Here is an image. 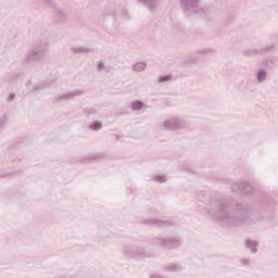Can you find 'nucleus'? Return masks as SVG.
<instances>
[{
	"label": "nucleus",
	"mask_w": 278,
	"mask_h": 278,
	"mask_svg": "<svg viewBox=\"0 0 278 278\" xmlns=\"http://www.w3.org/2000/svg\"><path fill=\"white\" fill-rule=\"evenodd\" d=\"M91 49L87 47H74L72 48V53L74 55H86V53H91Z\"/></svg>",
	"instance_id": "13"
},
{
	"label": "nucleus",
	"mask_w": 278,
	"mask_h": 278,
	"mask_svg": "<svg viewBox=\"0 0 278 278\" xmlns=\"http://www.w3.org/2000/svg\"><path fill=\"white\" fill-rule=\"evenodd\" d=\"M102 127L103 125L101 123L96 122L89 126V129H92V131H99Z\"/></svg>",
	"instance_id": "22"
},
{
	"label": "nucleus",
	"mask_w": 278,
	"mask_h": 278,
	"mask_svg": "<svg viewBox=\"0 0 278 278\" xmlns=\"http://www.w3.org/2000/svg\"><path fill=\"white\" fill-rule=\"evenodd\" d=\"M5 125H8V116L3 115L0 117V130H2Z\"/></svg>",
	"instance_id": "23"
},
{
	"label": "nucleus",
	"mask_w": 278,
	"mask_h": 278,
	"mask_svg": "<svg viewBox=\"0 0 278 278\" xmlns=\"http://www.w3.org/2000/svg\"><path fill=\"white\" fill-rule=\"evenodd\" d=\"M208 214L222 227H244L251 225L249 213L235 199H226L217 203L216 210L211 208Z\"/></svg>",
	"instance_id": "1"
},
{
	"label": "nucleus",
	"mask_w": 278,
	"mask_h": 278,
	"mask_svg": "<svg viewBox=\"0 0 278 278\" xmlns=\"http://www.w3.org/2000/svg\"><path fill=\"white\" fill-rule=\"evenodd\" d=\"M34 90H45V84L35 85Z\"/></svg>",
	"instance_id": "26"
},
{
	"label": "nucleus",
	"mask_w": 278,
	"mask_h": 278,
	"mask_svg": "<svg viewBox=\"0 0 278 278\" xmlns=\"http://www.w3.org/2000/svg\"><path fill=\"white\" fill-rule=\"evenodd\" d=\"M199 3L201 0H180V5L185 12H201L199 9Z\"/></svg>",
	"instance_id": "7"
},
{
	"label": "nucleus",
	"mask_w": 278,
	"mask_h": 278,
	"mask_svg": "<svg viewBox=\"0 0 278 278\" xmlns=\"http://www.w3.org/2000/svg\"><path fill=\"white\" fill-rule=\"evenodd\" d=\"M186 127H188L186 121L177 117H170L163 123L165 131H179V129H186Z\"/></svg>",
	"instance_id": "6"
},
{
	"label": "nucleus",
	"mask_w": 278,
	"mask_h": 278,
	"mask_svg": "<svg viewBox=\"0 0 278 278\" xmlns=\"http://www.w3.org/2000/svg\"><path fill=\"white\" fill-rule=\"evenodd\" d=\"M271 40H278V35L276 34V35H273L271 36Z\"/></svg>",
	"instance_id": "30"
},
{
	"label": "nucleus",
	"mask_w": 278,
	"mask_h": 278,
	"mask_svg": "<svg viewBox=\"0 0 278 278\" xmlns=\"http://www.w3.org/2000/svg\"><path fill=\"white\" fill-rule=\"evenodd\" d=\"M151 179L152 181H155V184H166V181H168L166 175H153Z\"/></svg>",
	"instance_id": "17"
},
{
	"label": "nucleus",
	"mask_w": 278,
	"mask_h": 278,
	"mask_svg": "<svg viewBox=\"0 0 278 278\" xmlns=\"http://www.w3.org/2000/svg\"><path fill=\"white\" fill-rule=\"evenodd\" d=\"M49 41L41 40L35 42L33 48L26 53L25 64L27 66H34L36 62H40V60H45L47 58V46Z\"/></svg>",
	"instance_id": "2"
},
{
	"label": "nucleus",
	"mask_w": 278,
	"mask_h": 278,
	"mask_svg": "<svg viewBox=\"0 0 278 278\" xmlns=\"http://www.w3.org/2000/svg\"><path fill=\"white\" fill-rule=\"evenodd\" d=\"M15 98L16 96L14 93H11L8 98V101H14Z\"/></svg>",
	"instance_id": "29"
},
{
	"label": "nucleus",
	"mask_w": 278,
	"mask_h": 278,
	"mask_svg": "<svg viewBox=\"0 0 278 278\" xmlns=\"http://www.w3.org/2000/svg\"><path fill=\"white\" fill-rule=\"evenodd\" d=\"M88 114H97V111L88 112Z\"/></svg>",
	"instance_id": "32"
},
{
	"label": "nucleus",
	"mask_w": 278,
	"mask_h": 278,
	"mask_svg": "<svg viewBox=\"0 0 278 278\" xmlns=\"http://www.w3.org/2000/svg\"><path fill=\"white\" fill-rule=\"evenodd\" d=\"M148 64L147 61L137 62L132 65L134 71H146Z\"/></svg>",
	"instance_id": "18"
},
{
	"label": "nucleus",
	"mask_w": 278,
	"mask_h": 278,
	"mask_svg": "<svg viewBox=\"0 0 278 278\" xmlns=\"http://www.w3.org/2000/svg\"><path fill=\"white\" fill-rule=\"evenodd\" d=\"M124 255L126 257H130L131 260H147L151 257V253L147 251L144 248V243L135 242L131 244H126L123 250Z\"/></svg>",
	"instance_id": "3"
},
{
	"label": "nucleus",
	"mask_w": 278,
	"mask_h": 278,
	"mask_svg": "<svg viewBox=\"0 0 278 278\" xmlns=\"http://www.w3.org/2000/svg\"><path fill=\"white\" fill-rule=\"evenodd\" d=\"M187 64H197L199 62V58L197 56H191L189 59H187Z\"/></svg>",
	"instance_id": "24"
},
{
	"label": "nucleus",
	"mask_w": 278,
	"mask_h": 278,
	"mask_svg": "<svg viewBox=\"0 0 278 278\" xmlns=\"http://www.w3.org/2000/svg\"><path fill=\"white\" fill-rule=\"evenodd\" d=\"M81 94H84V90H80V89L67 91L62 96H60L58 98V101H71V99H75V97H81Z\"/></svg>",
	"instance_id": "9"
},
{
	"label": "nucleus",
	"mask_w": 278,
	"mask_h": 278,
	"mask_svg": "<svg viewBox=\"0 0 278 278\" xmlns=\"http://www.w3.org/2000/svg\"><path fill=\"white\" fill-rule=\"evenodd\" d=\"M152 244H154V247H160L163 251H170L173 249H179V247H181V241L177 239L154 238L152 239Z\"/></svg>",
	"instance_id": "4"
},
{
	"label": "nucleus",
	"mask_w": 278,
	"mask_h": 278,
	"mask_svg": "<svg viewBox=\"0 0 278 278\" xmlns=\"http://www.w3.org/2000/svg\"><path fill=\"white\" fill-rule=\"evenodd\" d=\"M181 265L176 264V263H172L168 265H165V270H167L168 273H179V270H181Z\"/></svg>",
	"instance_id": "15"
},
{
	"label": "nucleus",
	"mask_w": 278,
	"mask_h": 278,
	"mask_svg": "<svg viewBox=\"0 0 278 278\" xmlns=\"http://www.w3.org/2000/svg\"><path fill=\"white\" fill-rule=\"evenodd\" d=\"M256 80L258 81V84H264V81H266L267 77H268V73L266 71H258L256 72Z\"/></svg>",
	"instance_id": "16"
},
{
	"label": "nucleus",
	"mask_w": 278,
	"mask_h": 278,
	"mask_svg": "<svg viewBox=\"0 0 278 278\" xmlns=\"http://www.w3.org/2000/svg\"><path fill=\"white\" fill-rule=\"evenodd\" d=\"M139 3H142L146 5V8H148V10H150L151 12H153V10L157 9V5H160V0H138Z\"/></svg>",
	"instance_id": "10"
},
{
	"label": "nucleus",
	"mask_w": 278,
	"mask_h": 278,
	"mask_svg": "<svg viewBox=\"0 0 278 278\" xmlns=\"http://www.w3.org/2000/svg\"><path fill=\"white\" fill-rule=\"evenodd\" d=\"M273 51H277V45L275 42L268 43L263 48L243 49L242 55H244L245 58H253V55H262V53H273Z\"/></svg>",
	"instance_id": "5"
},
{
	"label": "nucleus",
	"mask_w": 278,
	"mask_h": 278,
	"mask_svg": "<svg viewBox=\"0 0 278 278\" xmlns=\"http://www.w3.org/2000/svg\"><path fill=\"white\" fill-rule=\"evenodd\" d=\"M232 190H235V192H243L244 194H251V192H253V187L251 186V184L247 182V181H242V182H236L232 186Z\"/></svg>",
	"instance_id": "8"
},
{
	"label": "nucleus",
	"mask_w": 278,
	"mask_h": 278,
	"mask_svg": "<svg viewBox=\"0 0 278 278\" xmlns=\"http://www.w3.org/2000/svg\"><path fill=\"white\" fill-rule=\"evenodd\" d=\"M54 14H55V18H58V21H64V17L66 16V14H64V11H62L59 8H54Z\"/></svg>",
	"instance_id": "19"
},
{
	"label": "nucleus",
	"mask_w": 278,
	"mask_h": 278,
	"mask_svg": "<svg viewBox=\"0 0 278 278\" xmlns=\"http://www.w3.org/2000/svg\"><path fill=\"white\" fill-rule=\"evenodd\" d=\"M105 68V63L103 61L98 62V71H103Z\"/></svg>",
	"instance_id": "25"
},
{
	"label": "nucleus",
	"mask_w": 278,
	"mask_h": 278,
	"mask_svg": "<svg viewBox=\"0 0 278 278\" xmlns=\"http://www.w3.org/2000/svg\"><path fill=\"white\" fill-rule=\"evenodd\" d=\"M210 51H211L210 49H203V50L198 51V54L203 55L205 53H210Z\"/></svg>",
	"instance_id": "28"
},
{
	"label": "nucleus",
	"mask_w": 278,
	"mask_h": 278,
	"mask_svg": "<svg viewBox=\"0 0 278 278\" xmlns=\"http://www.w3.org/2000/svg\"><path fill=\"white\" fill-rule=\"evenodd\" d=\"M172 79H173V75H170V74H165V75L159 76L157 81H159V84H164V83H166V81H170Z\"/></svg>",
	"instance_id": "20"
},
{
	"label": "nucleus",
	"mask_w": 278,
	"mask_h": 278,
	"mask_svg": "<svg viewBox=\"0 0 278 278\" xmlns=\"http://www.w3.org/2000/svg\"><path fill=\"white\" fill-rule=\"evenodd\" d=\"M143 105L144 104L141 101H135L131 103V110H134L135 112H138L142 110Z\"/></svg>",
	"instance_id": "21"
},
{
	"label": "nucleus",
	"mask_w": 278,
	"mask_h": 278,
	"mask_svg": "<svg viewBox=\"0 0 278 278\" xmlns=\"http://www.w3.org/2000/svg\"><path fill=\"white\" fill-rule=\"evenodd\" d=\"M146 225H154L155 227H168L170 224L166 220L160 219H148L144 222Z\"/></svg>",
	"instance_id": "12"
},
{
	"label": "nucleus",
	"mask_w": 278,
	"mask_h": 278,
	"mask_svg": "<svg viewBox=\"0 0 278 278\" xmlns=\"http://www.w3.org/2000/svg\"><path fill=\"white\" fill-rule=\"evenodd\" d=\"M257 247H260V242L248 239L245 241V249H249L251 253H257Z\"/></svg>",
	"instance_id": "14"
},
{
	"label": "nucleus",
	"mask_w": 278,
	"mask_h": 278,
	"mask_svg": "<svg viewBox=\"0 0 278 278\" xmlns=\"http://www.w3.org/2000/svg\"><path fill=\"white\" fill-rule=\"evenodd\" d=\"M261 68L258 71H268L275 68V62L268 59H264L263 61L260 62Z\"/></svg>",
	"instance_id": "11"
},
{
	"label": "nucleus",
	"mask_w": 278,
	"mask_h": 278,
	"mask_svg": "<svg viewBox=\"0 0 278 278\" xmlns=\"http://www.w3.org/2000/svg\"><path fill=\"white\" fill-rule=\"evenodd\" d=\"M45 3H51V0H43Z\"/></svg>",
	"instance_id": "31"
},
{
	"label": "nucleus",
	"mask_w": 278,
	"mask_h": 278,
	"mask_svg": "<svg viewBox=\"0 0 278 278\" xmlns=\"http://www.w3.org/2000/svg\"><path fill=\"white\" fill-rule=\"evenodd\" d=\"M241 264H242V266H249V264H251V258L241 260Z\"/></svg>",
	"instance_id": "27"
}]
</instances>
